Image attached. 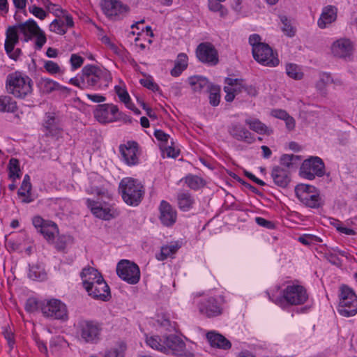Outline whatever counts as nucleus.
<instances>
[{
	"label": "nucleus",
	"mask_w": 357,
	"mask_h": 357,
	"mask_svg": "<svg viewBox=\"0 0 357 357\" xmlns=\"http://www.w3.org/2000/svg\"><path fill=\"white\" fill-rule=\"evenodd\" d=\"M20 24L8 27L6 31V40L4 48L6 53H10V50H13L15 46L19 43L18 32L21 33Z\"/></svg>",
	"instance_id": "nucleus-21"
},
{
	"label": "nucleus",
	"mask_w": 357,
	"mask_h": 357,
	"mask_svg": "<svg viewBox=\"0 0 357 357\" xmlns=\"http://www.w3.org/2000/svg\"><path fill=\"white\" fill-rule=\"evenodd\" d=\"M140 84L153 91H158L159 89V86L157 84L154 83L153 81L151 79H140Z\"/></svg>",
	"instance_id": "nucleus-57"
},
{
	"label": "nucleus",
	"mask_w": 357,
	"mask_h": 357,
	"mask_svg": "<svg viewBox=\"0 0 357 357\" xmlns=\"http://www.w3.org/2000/svg\"><path fill=\"white\" fill-rule=\"evenodd\" d=\"M70 61L72 68L73 69H77L82 65L84 59L76 54H73L71 55Z\"/></svg>",
	"instance_id": "nucleus-58"
},
{
	"label": "nucleus",
	"mask_w": 357,
	"mask_h": 357,
	"mask_svg": "<svg viewBox=\"0 0 357 357\" xmlns=\"http://www.w3.org/2000/svg\"><path fill=\"white\" fill-rule=\"evenodd\" d=\"M286 72L289 77L294 79H301L303 77V73L300 70L298 66L296 64H287L286 66Z\"/></svg>",
	"instance_id": "nucleus-45"
},
{
	"label": "nucleus",
	"mask_w": 357,
	"mask_h": 357,
	"mask_svg": "<svg viewBox=\"0 0 357 357\" xmlns=\"http://www.w3.org/2000/svg\"><path fill=\"white\" fill-rule=\"evenodd\" d=\"M252 55L255 61L265 66L275 67L280 62L277 54H275L272 48L266 43L252 50Z\"/></svg>",
	"instance_id": "nucleus-10"
},
{
	"label": "nucleus",
	"mask_w": 357,
	"mask_h": 357,
	"mask_svg": "<svg viewBox=\"0 0 357 357\" xmlns=\"http://www.w3.org/2000/svg\"><path fill=\"white\" fill-rule=\"evenodd\" d=\"M104 357H124V353L120 349L112 348L105 352Z\"/></svg>",
	"instance_id": "nucleus-60"
},
{
	"label": "nucleus",
	"mask_w": 357,
	"mask_h": 357,
	"mask_svg": "<svg viewBox=\"0 0 357 357\" xmlns=\"http://www.w3.org/2000/svg\"><path fill=\"white\" fill-rule=\"evenodd\" d=\"M146 342L152 349L162 352H163V350H165L163 340H162L159 336L146 337Z\"/></svg>",
	"instance_id": "nucleus-44"
},
{
	"label": "nucleus",
	"mask_w": 357,
	"mask_h": 357,
	"mask_svg": "<svg viewBox=\"0 0 357 357\" xmlns=\"http://www.w3.org/2000/svg\"><path fill=\"white\" fill-rule=\"evenodd\" d=\"M333 82V79L330 74L328 73H322L320 75L319 79L316 84V88L319 91H323L326 86Z\"/></svg>",
	"instance_id": "nucleus-48"
},
{
	"label": "nucleus",
	"mask_w": 357,
	"mask_h": 357,
	"mask_svg": "<svg viewBox=\"0 0 357 357\" xmlns=\"http://www.w3.org/2000/svg\"><path fill=\"white\" fill-rule=\"evenodd\" d=\"M206 338L213 347H217L222 349H229L231 347V344L222 335L215 331H209L206 333Z\"/></svg>",
	"instance_id": "nucleus-25"
},
{
	"label": "nucleus",
	"mask_w": 357,
	"mask_h": 357,
	"mask_svg": "<svg viewBox=\"0 0 357 357\" xmlns=\"http://www.w3.org/2000/svg\"><path fill=\"white\" fill-rule=\"evenodd\" d=\"M283 296L291 305H301L308 298L305 289L301 285L287 286L284 290Z\"/></svg>",
	"instance_id": "nucleus-13"
},
{
	"label": "nucleus",
	"mask_w": 357,
	"mask_h": 357,
	"mask_svg": "<svg viewBox=\"0 0 357 357\" xmlns=\"http://www.w3.org/2000/svg\"><path fill=\"white\" fill-rule=\"evenodd\" d=\"M199 311L208 317L218 316L221 313V309L217 301L213 298H210L205 302H203L200 305Z\"/></svg>",
	"instance_id": "nucleus-26"
},
{
	"label": "nucleus",
	"mask_w": 357,
	"mask_h": 357,
	"mask_svg": "<svg viewBox=\"0 0 357 357\" xmlns=\"http://www.w3.org/2000/svg\"><path fill=\"white\" fill-rule=\"evenodd\" d=\"M21 33L26 38V40L30 39L32 36L36 38V47L40 50L43 47L47 41L45 33L40 29L36 22L29 19L25 22L20 24Z\"/></svg>",
	"instance_id": "nucleus-9"
},
{
	"label": "nucleus",
	"mask_w": 357,
	"mask_h": 357,
	"mask_svg": "<svg viewBox=\"0 0 357 357\" xmlns=\"http://www.w3.org/2000/svg\"><path fill=\"white\" fill-rule=\"evenodd\" d=\"M39 231L49 243H53L55 235L59 233V229L54 222L48 221Z\"/></svg>",
	"instance_id": "nucleus-33"
},
{
	"label": "nucleus",
	"mask_w": 357,
	"mask_h": 357,
	"mask_svg": "<svg viewBox=\"0 0 357 357\" xmlns=\"http://www.w3.org/2000/svg\"><path fill=\"white\" fill-rule=\"evenodd\" d=\"M63 342V339L59 336L52 337L50 342L51 352L54 353L58 351Z\"/></svg>",
	"instance_id": "nucleus-54"
},
{
	"label": "nucleus",
	"mask_w": 357,
	"mask_h": 357,
	"mask_svg": "<svg viewBox=\"0 0 357 357\" xmlns=\"http://www.w3.org/2000/svg\"><path fill=\"white\" fill-rule=\"evenodd\" d=\"M159 219L165 227L172 226L176 221L177 213L167 202L162 200L159 206Z\"/></svg>",
	"instance_id": "nucleus-18"
},
{
	"label": "nucleus",
	"mask_w": 357,
	"mask_h": 357,
	"mask_svg": "<svg viewBox=\"0 0 357 357\" xmlns=\"http://www.w3.org/2000/svg\"><path fill=\"white\" fill-rule=\"evenodd\" d=\"M44 68L48 73L52 74H56L60 71L59 65L52 61H47L45 63Z\"/></svg>",
	"instance_id": "nucleus-56"
},
{
	"label": "nucleus",
	"mask_w": 357,
	"mask_h": 357,
	"mask_svg": "<svg viewBox=\"0 0 357 357\" xmlns=\"http://www.w3.org/2000/svg\"><path fill=\"white\" fill-rule=\"evenodd\" d=\"M228 132L238 141L252 144L255 141L252 134L241 123H233L228 128Z\"/></svg>",
	"instance_id": "nucleus-19"
},
{
	"label": "nucleus",
	"mask_w": 357,
	"mask_h": 357,
	"mask_svg": "<svg viewBox=\"0 0 357 357\" xmlns=\"http://www.w3.org/2000/svg\"><path fill=\"white\" fill-rule=\"evenodd\" d=\"M38 86L40 90L44 93H50L61 88L59 83L47 78H41L38 82Z\"/></svg>",
	"instance_id": "nucleus-34"
},
{
	"label": "nucleus",
	"mask_w": 357,
	"mask_h": 357,
	"mask_svg": "<svg viewBox=\"0 0 357 357\" xmlns=\"http://www.w3.org/2000/svg\"><path fill=\"white\" fill-rule=\"evenodd\" d=\"M188 67V56L185 53H180L174 62V67L171 70V75L178 77Z\"/></svg>",
	"instance_id": "nucleus-29"
},
{
	"label": "nucleus",
	"mask_w": 357,
	"mask_h": 357,
	"mask_svg": "<svg viewBox=\"0 0 357 357\" xmlns=\"http://www.w3.org/2000/svg\"><path fill=\"white\" fill-rule=\"evenodd\" d=\"M51 31L57 34L64 35L66 33V28H65L64 21L61 19H55L50 25Z\"/></svg>",
	"instance_id": "nucleus-46"
},
{
	"label": "nucleus",
	"mask_w": 357,
	"mask_h": 357,
	"mask_svg": "<svg viewBox=\"0 0 357 357\" xmlns=\"http://www.w3.org/2000/svg\"><path fill=\"white\" fill-rule=\"evenodd\" d=\"M40 310L47 318L66 321L68 317L66 305L58 299L43 301L40 305Z\"/></svg>",
	"instance_id": "nucleus-6"
},
{
	"label": "nucleus",
	"mask_w": 357,
	"mask_h": 357,
	"mask_svg": "<svg viewBox=\"0 0 357 357\" xmlns=\"http://www.w3.org/2000/svg\"><path fill=\"white\" fill-rule=\"evenodd\" d=\"M29 278L36 281H43L47 279V273L43 264L37 263L29 266Z\"/></svg>",
	"instance_id": "nucleus-30"
},
{
	"label": "nucleus",
	"mask_w": 357,
	"mask_h": 357,
	"mask_svg": "<svg viewBox=\"0 0 357 357\" xmlns=\"http://www.w3.org/2000/svg\"><path fill=\"white\" fill-rule=\"evenodd\" d=\"M114 89L115 92L118 95V97L119 98L120 100L123 103H128V100H130V97L128 91L125 89H123L119 86H116Z\"/></svg>",
	"instance_id": "nucleus-53"
},
{
	"label": "nucleus",
	"mask_w": 357,
	"mask_h": 357,
	"mask_svg": "<svg viewBox=\"0 0 357 357\" xmlns=\"http://www.w3.org/2000/svg\"><path fill=\"white\" fill-rule=\"evenodd\" d=\"M46 130H49L50 133H56L58 130L57 119L53 114H48L46 116V119L43 124Z\"/></svg>",
	"instance_id": "nucleus-43"
},
{
	"label": "nucleus",
	"mask_w": 357,
	"mask_h": 357,
	"mask_svg": "<svg viewBox=\"0 0 357 357\" xmlns=\"http://www.w3.org/2000/svg\"><path fill=\"white\" fill-rule=\"evenodd\" d=\"M16 109V102L13 101L10 97H0V112H13Z\"/></svg>",
	"instance_id": "nucleus-38"
},
{
	"label": "nucleus",
	"mask_w": 357,
	"mask_h": 357,
	"mask_svg": "<svg viewBox=\"0 0 357 357\" xmlns=\"http://www.w3.org/2000/svg\"><path fill=\"white\" fill-rule=\"evenodd\" d=\"M123 160L128 166H134L139 163V149L136 142L128 141L124 144L119 146Z\"/></svg>",
	"instance_id": "nucleus-12"
},
{
	"label": "nucleus",
	"mask_w": 357,
	"mask_h": 357,
	"mask_svg": "<svg viewBox=\"0 0 357 357\" xmlns=\"http://www.w3.org/2000/svg\"><path fill=\"white\" fill-rule=\"evenodd\" d=\"M245 123L249 126L252 130L259 134L270 135L273 133L272 129L267 127L258 119H246Z\"/></svg>",
	"instance_id": "nucleus-32"
},
{
	"label": "nucleus",
	"mask_w": 357,
	"mask_h": 357,
	"mask_svg": "<svg viewBox=\"0 0 357 357\" xmlns=\"http://www.w3.org/2000/svg\"><path fill=\"white\" fill-rule=\"evenodd\" d=\"M189 84H190L192 89L195 92H201L205 89L208 91L212 85L210 84L206 77L202 76L190 77L189 78Z\"/></svg>",
	"instance_id": "nucleus-28"
},
{
	"label": "nucleus",
	"mask_w": 357,
	"mask_h": 357,
	"mask_svg": "<svg viewBox=\"0 0 357 357\" xmlns=\"http://www.w3.org/2000/svg\"><path fill=\"white\" fill-rule=\"evenodd\" d=\"M296 197L300 198L301 195L314 194L316 192L315 187L307 184H299L295 188Z\"/></svg>",
	"instance_id": "nucleus-49"
},
{
	"label": "nucleus",
	"mask_w": 357,
	"mask_h": 357,
	"mask_svg": "<svg viewBox=\"0 0 357 357\" xmlns=\"http://www.w3.org/2000/svg\"><path fill=\"white\" fill-rule=\"evenodd\" d=\"M80 276L84 289H89L91 285H93V282L102 281L103 278L97 269L90 266L83 268Z\"/></svg>",
	"instance_id": "nucleus-23"
},
{
	"label": "nucleus",
	"mask_w": 357,
	"mask_h": 357,
	"mask_svg": "<svg viewBox=\"0 0 357 357\" xmlns=\"http://www.w3.org/2000/svg\"><path fill=\"white\" fill-rule=\"evenodd\" d=\"M298 241L304 245H310L313 241H319V238L314 235L307 234L300 236Z\"/></svg>",
	"instance_id": "nucleus-62"
},
{
	"label": "nucleus",
	"mask_w": 357,
	"mask_h": 357,
	"mask_svg": "<svg viewBox=\"0 0 357 357\" xmlns=\"http://www.w3.org/2000/svg\"><path fill=\"white\" fill-rule=\"evenodd\" d=\"M154 136L158 140L165 142H167L168 139L169 138V135L161 130H155L154 132Z\"/></svg>",
	"instance_id": "nucleus-64"
},
{
	"label": "nucleus",
	"mask_w": 357,
	"mask_h": 357,
	"mask_svg": "<svg viewBox=\"0 0 357 357\" xmlns=\"http://www.w3.org/2000/svg\"><path fill=\"white\" fill-rule=\"evenodd\" d=\"M339 314L345 317H353L357 313V296L352 289L347 285L340 287Z\"/></svg>",
	"instance_id": "nucleus-5"
},
{
	"label": "nucleus",
	"mask_w": 357,
	"mask_h": 357,
	"mask_svg": "<svg viewBox=\"0 0 357 357\" xmlns=\"http://www.w3.org/2000/svg\"><path fill=\"white\" fill-rule=\"evenodd\" d=\"M70 240V236L61 235L59 236L55 241V248L58 251H63L68 241Z\"/></svg>",
	"instance_id": "nucleus-51"
},
{
	"label": "nucleus",
	"mask_w": 357,
	"mask_h": 357,
	"mask_svg": "<svg viewBox=\"0 0 357 357\" xmlns=\"http://www.w3.org/2000/svg\"><path fill=\"white\" fill-rule=\"evenodd\" d=\"M31 185H26V187H24L23 184H21V186L17 191V195L22 199V203L29 204L34 200L31 193Z\"/></svg>",
	"instance_id": "nucleus-40"
},
{
	"label": "nucleus",
	"mask_w": 357,
	"mask_h": 357,
	"mask_svg": "<svg viewBox=\"0 0 357 357\" xmlns=\"http://www.w3.org/2000/svg\"><path fill=\"white\" fill-rule=\"evenodd\" d=\"M331 52L335 57L342 59L349 58L353 52L352 43L347 38L338 39L333 43Z\"/></svg>",
	"instance_id": "nucleus-17"
},
{
	"label": "nucleus",
	"mask_w": 357,
	"mask_h": 357,
	"mask_svg": "<svg viewBox=\"0 0 357 357\" xmlns=\"http://www.w3.org/2000/svg\"><path fill=\"white\" fill-rule=\"evenodd\" d=\"M221 1H218L217 0H209L208 1V8L211 10L216 12L220 11L221 15H224L223 11L222 10V6L220 3Z\"/></svg>",
	"instance_id": "nucleus-61"
},
{
	"label": "nucleus",
	"mask_w": 357,
	"mask_h": 357,
	"mask_svg": "<svg viewBox=\"0 0 357 357\" xmlns=\"http://www.w3.org/2000/svg\"><path fill=\"white\" fill-rule=\"evenodd\" d=\"M196 54L202 63L215 65L218 63V52L209 43H202L197 46Z\"/></svg>",
	"instance_id": "nucleus-15"
},
{
	"label": "nucleus",
	"mask_w": 357,
	"mask_h": 357,
	"mask_svg": "<svg viewBox=\"0 0 357 357\" xmlns=\"http://www.w3.org/2000/svg\"><path fill=\"white\" fill-rule=\"evenodd\" d=\"M208 91L209 93L210 104L213 107L218 106L220 100V87L212 84Z\"/></svg>",
	"instance_id": "nucleus-39"
},
{
	"label": "nucleus",
	"mask_w": 357,
	"mask_h": 357,
	"mask_svg": "<svg viewBox=\"0 0 357 357\" xmlns=\"http://www.w3.org/2000/svg\"><path fill=\"white\" fill-rule=\"evenodd\" d=\"M300 173L303 178L309 180L314 179L316 176L321 177L325 174L324 163L319 157H311L303 161Z\"/></svg>",
	"instance_id": "nucleus-7"
},
{
	"label": "nucleus",
	"mask_w": 357,
	"mask_h": 357,
	"mask_svg": "<svg viewBox=\"0 0 357 357\" xmlns=\"http://www.w3.org/2000/svg\"><path fill=\"white\" fill-rule=\"evenodd\" d=\"M118 114V107L113 104L98 105L94 111V116L101 123H108L116 121V115Z\"/></svg>",
	"instance_id": "nucleus-14"
},
{
	"label": "nucleus",
	"mask_w": 357,
	"mask_h": 357,
	"mask_svg": "<svg viewBox=\"0 0 357 357\" xmlns=\"http://www.w3.org/2000/svg\"><path fill=\"white\" fill-rule=\"evenodd\" d=\"M178 249V246L177 244L162 246L160 253L156 255V259L159 261H163L176 253Z\"/></svg>",
	"instance_id": "nucleus-37"
},
{
	"label": "nucleus",
	"mask_w": 357,
	"mask_h": 357,
	"mask_svg": "<svg viewBox=\"0 0 357 357\" xmlns=\"http://www.w3.org/2000/svg\"><path fill=\"white\" fill-rule=\"evenodd\" d=\"M119 191L123 202L132 206H138L145 193L143 185L138 180L131 177L123 178L120 181Z\"/></svg>",
	"instance_id": "nucleus-1"
},
{
	"label": "nucleus",
	"mask_w": 357,
	"mask_h": 357,
	"mask_svg": "<svg viewBox=\"0 0 357 357\" xmlns=\"http://www.w3.org/2000/svg\"><path fill=\"white\" fill-rule=\"evenodd\" d=\"M280 21L283 24L282 28V31L288 36L291 37L295 34L294 28L289 23L287 17L284 15L280 16Z\"/></svg>",
	"instance_id": "nucleus-50"
},
{
	"label": "nucleus",
	"mask_w": 357,
	"mask_h": 357,
	"mask_svg": "<svg viewBox=\"0 0 357 357\" xmlns=\"http://www.w3.org/2000/svg\"><path fill=\"white\" fill-rule=\"evenodd\" d=\"M300 160V157L294 154H284L280 157V167L289 170L294 167L296 162Z\"/></svg>",
	"instance_id": "nucleus-35"
},
{
	"label": "nucleus",
	"mask_w": 357,
	"mask_h": 357,
	"mask_svg": "<svg viewBox=\"0 0 357 357\" xmlns=\"http://www.w3.org/2000/svg\"><path fill=\"white\" fill-rule=\"evenodd\" d=\"M102 324L93 319H80L77 325V334L84 343L96 344L102 339Z\"/></svg>",
	"instance_id": "nucleus-3"
},
{
	"label": "nucleus",
	"mask_w": 357,
	"mask_h": 357,
	"mask_svg": "<svg viewBox=\"0 0 357 357\" xmlns=\"http://www.w3.org/2000/svg\"><path fill=\"white\" fill-rule=\"evenodd\" d=\"M177 203L181 211H188L192 208L195 199L189 192H180L177 195Z\"/></svg>",
	"instance_id": "nucleus-31"
},
{
	"label": "nucleus",
	"mask_w": 357,
	"mask_h": 357,
	"mask_svg": "<svg viewBox=\"0 0 357 357\" xmlns=\"http://www.w3.org/2000/svg\"><path fill=\"white\" fill-rule=\"evenodd\" d=\"M274 183L281 188H286L291 181L289 171L280 166H275L271 171Z\"/></svg>",
	"instance_id": "nucleus-22"
},
{
	"label": "nucleus",
	"mask_w": 357,
	"mask_h": 357,
	"mask_svg": "<svg viewBox=\"0 0 357 357\" xmlns=\"http://www.w3.org/2000/svg\"><path fill=\"white\" fill-rule=\"evenodd\" d=\"M116 273L120 278L130 284H137L140 278L138 266L126 259L121 260L117 264Z\"/></svg>",
	"instance_id": "nucleus-8"
},
{
	"label": "nucleus",
	"mask_w": 357,
	"mask_h": 357,
	"mask_svg": "<svg viewBox=\"0 0 357 357\" xmlns=\"http://www.w3.org/2000/svg\"><path fill=\"white\" fill-rule=\"evenodd\" d=\"M29 10L35 17H36L40 20H44L47 16V13L43 8L38 7L35 5L30 6L29 8Z\"/></svg>",
	"instance_id": "nucleus-55"
},
{
	"label": "nucleus",
	"mask_w": 357,
	"mask_h": 357,
	"mask_svg": "<svg viewBox=\"0 0 357 357\" xmlns=\"http://www.w3.org/2000/svg\"><path fill=\"white\" fill-rule=\"evenodd\" d=\"M43 303V302H38L34 298H29L25 304V310L27 312H33L36 311L38 308L40 309V305Z\"/></svg>",
	"instance_id": "nucleus-52"
},
{
	"label": "nucleus",
	"mask_w": 357,
	"mask_h": 357,
	"mask_svg": "<svg viewBox=\"0 0 357 357\" xmlns=\"http://www.w3.org/2000/svg\"><path fill=\"white\" fill-rule=\"evenodd\" d=\"M92 213L97 218H102L103 220H108L112 218L111 214V210L109 208L98 206V208H93Z\"/></svg>",
	"instance_id": "nucleus-47"
},
{
	"label": "nucleus",
	"mask_w": 357,
	"mask_h": 357,
	"mask_svg": "<svg viewBox=\"0 0 357 357\" xmlns=\"http://www.w3.org/2000/svg\"><path fill=\"white\" fill-rule=\"evenodd\" d=\"M33 82L26 75L15 73L8 76L6 88L9 93L18 98H24L32 93Z\"/></svg>",
	"instance_id": "nucleus-4"
},
{
	"label": "nucleus",
	"mask_w": 357,
	"mask_h": 357,
	"mask_svg": "<svg viewBox=\"0 0 357 357\" xmlns=\"http://www.w3.org/2000/svg\"><path fill=\"white\" fill-rule=\"evenodd\" d=\"M255 222L257 225L266 227L267 229H273L275 225L274 223L271 221L267 220L261 217H257L255 218Z\"/></svg>",
	"instance_id": "nucleus-63"
},
{
	"label": "nucleus",
	"mask_w": 357,
	"mask_h": 357,
	"mask_svg": "<svg viewBox=\"0 0 357 357\" xmlns=\"http://www.w3.org/2000/svg\"><path fill=\"white\" fill-rule=\"evenodd\" d=\"M337 18V8L333 6H327L323 8L317 25L320 29H325L335 22Z\"/></svg>",
	"instance_id": "nucleus-24"
},
{
	"label": "nucleus",
	"mask_w": 357,
	"mask_h": 357,
	"mask_svg": "<svg viewBox=\"0 0 357 357\" xmlns=\"http://www.w3.org/2000/svg\"><path fill=\"white\" fill-rule=\"evenodd\" d=\"M8 169H9V177L10 178L15 181L17 178H20V163L19 160L16 158H12L9 160L8 163Z\"/></svg>",
	"instance_id": "nucleus-41"
},
{
	"label": "nucleus",
	"mask_w": 357,
	"mask_h": 357,
	"mask_svg": "<svg viewBox=\"0 0 357 357\" xmlns=\"http://www.w3.org/2000/svg\"><path fill=\"white\" fill-rule=\"evenodd\" d=\"M249 43L252 46V50H255V47H259L260 45H264V43L261 42V37L258 34H252L249 37Z\"/></svg>",
	"instance_id": "nucleus-59"
},
{
	"label": "nucleus",
	"mask_w": 357,
	"mask_h": 357,
	"mask_svg": "<svg viewBox=\"0 0 357 357\" xmlns=\"http://www.w3.org/2000/svg\"><path fill=\"white\" fill-rule=\"evenodd\" d=\"M164 353L176 355L185 349V342L177 335H169L163 337Z\"/></svg>",
	"instance_id": "nucleus-20"
},
{
	"label": "nucleus",
	"mask_w": 357,
	"mask_h": 357,
	"mask_svg": "<svg viewBox=\"0 0 357 357\" xmlns=\"http://www.w3.org/2000/svg\"><path fill=\"white\" fill-rule=\"evenodd\" d=\"M187 185L192 190H198L205 185L204 179L198 176L189 174L185 177Z\"/></svg>",
	"instance_id": "nucleus-36"
},
{
	"label": "nucleus",
	"mask_w": 357,
	"mask_h": 357,
	"mask_svg": "<svg viewBox=\"0 0 357 357\" xmlns=\"http://www.w3.org/2000/svg\"><path fill=\"white\" fill-rule=\"evenodd\" d=\"M298 199L303 204L310 208H319L323 205V200L317 192L314 194L301 195Z\"/></svg>",
	"instance_id": "nucleus-27"
},
{
	"label": "nucleus",
	"mask_w": 357,
	"mask_h": 357,
	"mask_svg": "<svg viewBox=\"0 0 357 357\" xmlns=\"http://www.w3.org/2000/svg\"><path fill=\"white\" fill-rule=\"evenodd\" d=\"M83 85L86 89L93 87L97 89H105L112 81L111 73L104 68L93 65H86L82 68Z\"/></svg>",
	"instance_id": "nucleus-2"
},
{
	"label": "nucleus",
	"mask_w": 357,
	"mask_h": 357,
	"mask_svg": "<svg viewBox=\"0 0 357 357\" xmlns=\"http://www.w3.org/2000/svg\"><path fill=\"white\" fill-rule=\"evenodd\" d=\"M225 83L228 84L227 86L231 87L236 94L241 93L245 87L243 79L227 77Z\"/></svg>",
	"instance_id": "nucleus-42"
},
{
	"label": "nucleus",
	"mask_w": 357,
	"mask_h": 357,
	"mask_svg": "<svg viewBox=\"0 0 357 357\" xmlns=\"http://www.w3.org/2000/svg\"><path fill=\"white\" fill-rule=\"evenodd\" d=\"M104 13L112 20L124 17L129 12V7L118 0H104L102 4Z\"/></svg>",
	"instance_id": "nucleus-11"
},
{
	"label": "nucleus",
	"mask_w": 357,
	"mask_h": 357,
	"mask_svg": "<svg viewBox=\"0 0 357 357\" xmlns=\"http://www.w3.org/2000/svg\"><path fill=\"white\" fill-rule=\"evenodd\" d=\"M88 294L103 301H109L111 298L110 289L104 278L102 281L95 282L89 289H85Z\"/></svg>",
	"instance_id": "nucleus-16"
}]
</instances>
